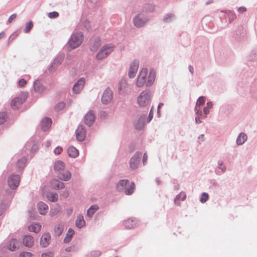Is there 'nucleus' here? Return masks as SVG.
<instances>
[{
  "label": "nucleus",
  "mask_w": 257,
  "mask_h": 257,
  "mask_svg": "<svg viewBox=\"0 0 257 257\" xmlns=\"http://www.w3.org/2000/svg\"><path fill=\"white\" fill-rule=\"evenodd\" d=\"M20 182V177L18 175H13L9 178L8 184L12 189H16L18 187Z\"/></svg>",
  "instance_id": "9"
},
{
  "label": "nucleus",
  "mask_w": 257,
  "mask_h": 257,
  "mask_svg": "<svg viewBox=\"0 0 257 257\" xmlns=\"http://www.w3.org/2000/svg\"><path fill=\"white\" fill-rule=\"evenodd\" d=\"M151 100V93L150 91L144 90L139 95L137 98L138 103L141 107L148 105Z\"/></svg>",
  "instance_id": "4"
},
{
  "label": "nucleus",
  "mask_w": 257,
  "mask_h": 257,
  "mask_svg": "<svg viewBox=\"0 0 257 257\" xmlns=\"http://www.w3.org/2000/svg\"><path fill=\"white\" fill-rule=\"evenodd\" d=\"M207 105L209 108H211L212 107V103L211 102H208L207 103Z\"/></svg>",
  "instance_id": "57"
},
{
  "label": "nucleus",
  "mask_w": 257,
  "mask_h": 257,
  "mask_svg": "<svg viewBox=\"0 0 257 257\" xmlns=\"http://www.w3.org/2000/svg\"><path fill=\"white\" fill-rule=\"evenodd\" d=\"M98 209H99L98 206L96 205H92V206H90L89 207V208L87 210V215L88 217H91L94 214V213L97 210H98Z\"/></svg>",
  "instance_id": "33"
},
{
  "label": "nucleus",
  "mask_w": 257,
  "mask_h": 257,
  "mask_svg": "<svg viewBox=\"0 0 257 257\" xmlns=\"http://www.w3.org/2000/svg\"><path fill=\"white\" fill-rule=\"evenodd\" d=\"M8 248L11 251H15L19 249V243L16 239H12L8 245Z\"/></svg>",
  "instance_id": "20"
},
{
  "label": "nucleus",
  "mask_w": 257,
  "mask_h": 257,
  "mask_svg": "<svg viewBox=\"0 0 257 257\" xmlns=\"http://www.w3.org/2000/svg\"><path fill=\"white\" fill-rule=\"evenodd\" d=\"M77 139L79 141H83L86 137V131L82 125H79L76 131Z\"/></svg>",
  "instance_id": "13"
},
{
  "label": "nucleus",
  "mask_w": 257,
  "mask_h": 257,
  "mask_svg": "<svg viewBox=\"0 0 257 257\" xmlns=\"http://www.w3.org/2000/svg\"><path fill=\"white\" fill-rule=\"evenodd\" d=\"M85 224V221L84 220L83 216L81 215H79L77 216V219L76 220V225L78 228H81L84 226Z\"/></svg>",
  "instance_id": "30"
},
{
  "label": "nucleus",
  "mask_w": 257,
  "mask_h": 257,
  "mask_svg": "<svg viewBox=\"0 0 257 257\" xmlns=\"http://www.w3.org/2000/svg\"><path fill=\"white\" fill-rule=\"evenodd\" d=\"M137 222V220L130 218L124 221V225L127 228H132L136 226Z\"/></svg>",
  "instance_id": "25"
},
{
  "label": "nucleus",
  "mask_w": 257,
  "mask_h": 257,
  "mask_svg": "<svg viewBox=\"0 0 257 257\" xmlns=\"http://www.w3.org/2000/svg\"><path fill=\"white\" fill-rule=\"evenodd\" d=\"M204 113L205 114V116H204V117H206V115L209 113V110L208 109V108L207 107H204Z\"/></svg>",
  "instance_id": "54"
},
{
  "label": "nucleus",
  "mask_w": 257,
  "mask_h": 257,
  "mask_svg": "<svg viewBox=\"0 0 257 257\" xmlns=\"http://www.w3.org/2000/svg\"><path fill=\"white\" fill-rule=\"evenodd\" d=\"M54 254L52 252H48L43 253L41 255V257H53Z\"/></svg>",
  "instance_id": "45"
},
{
  "label": "nucleus",
  "mask_w": 257,
  "mask_h": 257,
  "mask_svg": "<svg viewBox=\"0 0 257 257\" xmlns=\"http://www.w3.org/2000/svg\"><path fill=\"white\" fill-rule=\"evenodd\" d=\"M68 154L72 158H75L78 155V151L74 147H70L68 149Z\"/></svg>",
  "instance_id": "29"
},
{
  "label": "nucleus",
  "mask_w": 257,
  "mask_h": 257,
  "mask_svg": "<svg viewBox=\"0 0 257 257\" xmlns=\"http://www.w3.org/2000/svg\"><path fill=\"white\" fill-rule=\"evenodd\" d=\"M69 195V193L67 191H65L64 192L63 194V195L65 197H67Z\"/></svg>",
  "instance_id": "59"
},
{
  "label": "nucleus",
  "mask_w": 257,
  "mask_h": 257,
  "mask_svg": "<svg viewBox=\"0 0 257 257\" xmlns=\"http://www.w3.org/2000/svg\"><path fill=\"white\" fill-rule=\"evenodd\" d=\"M74 233H75L73 229L70 228L68 230V231L66 235V236L64 239V242H65V243L69 242L72 239V236L74 234Z\"/></svg>",
  "instance_id": "32"
},
{
  "label": "nucleus",
  "mask_w": 257,
  "mask_h": 257,
  "mask_svg": "<svg viewBox=\"0 0 257 257\" xmlns=\"http://www.w3.org/2000/svg\"><path fill=\"white\" fill-rule=\"evenodd\" d=\"M58 178L63 181H69L71 178V174L69 171H66L63 173H60L58 176Z\"/></svg>",
  "instance_id": "24"
},
{
  "label": "nucleus",
  "mask_w": 257,
  "mask_h": 257,
  "mask_svg": "<svg viewBox=\"0 0 257 257\" xmlns=\"http://www.w3.org/2000/svg\"><path fill=\"white\" fill-rule=\"evenodd\" d=\"M17 15L16 14H13L11 15L8 19V22L9 23H12L13 21H14L17 18Z\"/></svg>",
  "instance_id": "47"
},
{
  "label": "nucleus",
  "mask_w": 257,
  "mask_h": 257,
  "mask_svg": "<svg viewBox=\"0 0 257 257\" xmlns=\"http://www.w3.org/2000/svg\"><path fill=\"white\" fill-rule=\"evenodd\" d=\"M70 212H72V210L71 209H70Z\"/></svg>",
  "instance_id": "64"
},
{
  "label": "nucleus",
  "mask_w": 257,
  "mask_h": 257,
  "mask_svg": "<svg viewBox=\"0 0 257 257\" xmlns=\"http://www.w3.org/2000/svg\"><path fill=\"white\" fill-rule=\"evenodd\" d=\"M147 159H148V156H147V154H146V153H145V154H144V156H143V164H144V165L146 163V162H147Z\"/></svg>",
  "instance_id": "52"
},
{
  "label": "nucleus",
  "mask_w": 257,
  "mask_h": 257,
  "mask_svg": "<svg viewBox=\"0 0 257 257\" xmlns=\"http://www.w3.org/2000/svg\"><path fill=\"white\" fill-rule=\"evenodd\" d=\"M218 167L222 170V171L223 172L225 170V166L221 163H219V166Z\"/></svg>",
  "instance_id": "55"
},
{
  "label": "nucleus",
  "mask_w": 257,
  "mask_h": 257,
  "mask_svg": "<svg viewBox=\"0 0 257 257\" xmlns=\"http://www.w3.org/2000/svg\"><path fill=\"white\" fill-rule=\"evenodd\" d=\"M5 36V34L4 33H0V38H3Z\"/></svg>",
  "instance_id": "62"
},
{
  "label": "nucleus",
  "mask_w": 257,
  "mask_h": 257,
  "mask_svg": "<svg viewBox=\"0 0 257 257\" xmlns=\"http://www.w3.org/2000/svg\"><path fill=\"white\" fill-rule=\"evenodd\" d=\"M205 101V97L203 96H201L199 97V98L198 99L196 102V107L195 109L197 115H199V112H201V108L200 107V106L204 103Z\"/></svg>",
  "instance_id": "19"
},
{
  "label": "nucleus",
  "mask_w": 257,
  "mask_h": 257,
  "mask_svg": "<svg viewBox=\"0 0 257 257\" xmlns=\"http://www.w3.org/2000/svg\"><path fill=\"white\" fill-rule=\"evenodd\" d=\"M118 92L120 94H124L128 92V85L124 79H121L118 85Z\"/></svg>",
  "instance_id": "12"
},
{
  "label": "nucleus",
  "mask_w": 257,
  "mask_h": 257,
  "mask_svg": "<svg viewBox=\"0 0 257 257\" xmlns=\"http://www.w3.org/2000/svg\"><path fill=\"white\" fill-rule=\"evenodd\" d=\"M33 26V23L32 22H30L26 24V28L24 30V31L25 33H28L30 30L32 28Z\"/></svg>",
  "instance_id": "42"
},
{
  "label": "nucleus",
  "mask_w": 257,
  "mask_h": 257,
  "mask_svg": "<svg viewBox=\"0 0 257 257\" xmlns=\"http://www.w3.org/2000/svg\"><path fill=\"white\" fill-rule=\"evenodd\" d=\"M51 185L52 188L57 190L62 189L65 187L64 183L56 179H53L51 181Z\"/></svg>",
  "instance_id": "18"
},
{
  "label": "nucleus",
  "mask_w": 257,
  "mask_h": 257,
  "mask_svg": "<svg viewBox=\"0 0 257 257\" xmlns=\"http://www.w3.org/2000/svg\"><path fill=\"white\" fill-rule=\"evenodd\" d=\"M38 208L39 213L42 215H45L48 210V205L42 202L38 203Z\"/></svg>",
  "instance_id": "22"
},
{
  "label": "nucleus",
  "mask_w": 257,
  "mask_h": 257,
  "mask_svg": "<svg viewBox=\"0 0 257 257\" xmlns=\"http://www.w3.org/2000/svg\"><path fill=\"white\" fill-rule=\"evenodd\" d=\"M247 140V136L244 133H240L236 140V143L238 145H242Z\"/></svg>",
  "instance_id": "28"
},
{
  "label": "nucleus",
  "mask_w": 257,
  "mask_h": 257,
  "mask_svg": "<svg viewBox=\"0 0 257 257\" xmlns=\"http://www.w3.org/2000/svg\"><path fill=\"white\" fill-rule=\"evenodd\" d=\"M26 163V160L25 158H22L18 161L17 166L19 168H24Z\"/></svg>",
  "instance_id": "38"
},
{
  "label": "nucleus",
  "mask_w": 257,
  "mask_h": 257,
  "mask_svg": "<svg viewBox=\"0 0 257 257\" xmlns=\"http://www.w3.org/2000/svg\"><path fill=\"white\" fill-rule=\"evenodd\" d=\"M209 198V195L207 193H203L200 199V201L201 203H205Z\"/></svg>",
  "instance_id": "39"
},
{
  "label": "nucleus",
  "mask_w": 257,
  "mask_h": 257,
  "mask_svg": "<svg viewBox=\"0 0 257 257\" xmlns=\"http://www.w3.org/2000/svg\"><path fill=\"white\" fill-rule=\"evenodd\" d=\"M54 169L55 171L60 172L65 169V164L61 161H57L54 165Z\"/></svg>",
  "instance_id": "26"
},
{
  "label": "nucleus",
  "mask_w": 257,
  "mask_h": 257,
  "mask_svg": "<svg viewBox=\"0 0 257 257\" xmlns=\"http://www.w3.org/2000/svg\"><path fill=\"white\" fill-rule=\"evenodd\" d=\"M60 211V209H52L51 210V213L54 215L55 214H56L58 212H59Z\"/></svg>",
  "instance_id": "50"
},
{
  "label": "nucleus",
  "mask_w": 257,
  "mask_h": 257,
  "mask_svg": "<svg viewBox=\"0 0 257 257\" xmlns=\"http://www.w3.org/2000/svg\"><path fill=\"white\" fill-rule=\"evenodd\" d=\"M65 107V104L64 102H60L55 106V109L57 111L62 110Z\"/></svg>",
  "instance_id": "43"
},
{
  "label": "nucleus",
  "mask_w": 257,
  "mask_h": 257,
  "mask_svg": "<svg viewBox=\"0 0 257 257\" xmlns=\"http://www.w3.org/2000/svg\"><path fill=\"white\" fill-rule=\"evenodd\" d=\"M7 119V114L5 112L0 113V124L4 123Z\"/></svg>",
  "instance_id": "41"
},
{
  "label": "nucleus",
  "mask_w": 257,
  "mask_h": 257,
  "mask_svg": "<svg viewBox=\"0 0 257 257\" xmlns=\"http://www.w3.org/2000/svg\"><path fill=\"white\" fill-rule=\"evenodd\" d=\"M26 84L27 81L24 79H21L19 81V85L20 87H24Z\"/></svg>",
  "instance_id": "46"
},
{
  "label": "nucleus",
  "mask_w": 257,
  "mask_h": 257,
  "mask_svg": "<svg viewBox=\"0 0 257 257\" xmlns=\"http://www.w3.org/2000/svg\"><path fill=\"white\" fill-rule=\"evenodd\" d=\"M25 101V99L22 97H15L11 101V107L14 109H18Z\"/></svg>",
  "instance_id": "15"
},
{
  "label": "nucleus",
  "mask_w": 257,
  "mask_h": 257,
  "mask_svg": "<svg viewBox=\"0 0 257 257\" xmlns=\"http://www.w3.org/2000/svg\"><path fill=\"white\" fill-rule=\"evenodd\" d=\"M20 257H33L34 255L30 252L23 251L20 253Z\"/></svg>",
  "instance_id": "40"
},
{
  "label": "nucleus",
  "mask_w": 257,
  "mask_h": 257,
  "mask_svg": "<svg viewBox=\"0 0 257 257\" xmlns=\"http://www.w3.org/2000/svg\"><path fill=\"white\" fill-rule=\"evenodd\" d=\"M113 48L114 46L111 44L103 46L96 55V59L98 60L105 59L113 51Z\"/></svg>",
  "instance_id": "5"
},
{
  "label": "nucleus",
  "mask_w": 257,
  "mask_h": 257,
  "mask_svg": "<svg viewBox=\"0 0 257 257\" xmlns=\"http://www.w3.org/2000/svg\"><path fill=\"white\" fill-rule=\"evenodd\" d=\"M51 240V235L48 233H44L40 239V245L42 247L48 246Z\"/></svg>",
  "instance_id": "14"
},
{
  "label": "nucleus",
  "mask_w": 257,
  "mask_h": 257,
  "mask_svg": "<svg viewBox=\"0 0 257 257\" xmlns=\"http://www.w3.org/2000/svg\"><path fill=\"white\" fill-rule=\"evenodd\" d=\"M148 75V70L147 68H143L139 74L136 82V85L138 87H142L144 85L147 86H150L152 85L155 79L156 73L153 70H151L150 72L147 81V77Z\"/></svg>",
  "instance_id": "1"
},
{
  "label": "nucleus",
  "mask_w": 257,
  "mask_h": 257,
  "mask_svg": "<svg viewBox=\"0 0 257 257\" xmlns=\"http://www.w3.org/2000/svg\"><path fill=\"white\" fill-rule=\"evenodd\" d=\"M112 98V91L110 89L107 88L102 94L101 101L103 104H108L111 101Z\"/></svg>",
  "instance_id": "7"
},
{
  "label": "nucleus",
  "mask_w": 257,
  "mask_h": 257,
  "mask_svg": "<svg viewBox=\"0 0 257 257\" xmlns=\"http://www.w3.org/2000/svg\"><path fill=\"white\" fill-rule=\"evenodd\" d=\"M52 120L50 118H45L41 121V127L44 131H46L51 126Z\"/></svg>",
  "instance_id": "21"
},
{
  "label": "nucleus",
  "mask_w": 257,
  "mask_h": 257,
  "mask_svg": "<svg viewBox=\"0 0 257 257\" xmlns=\"http://www.w3.org/2000/svg\"><path fill=\"white\" fill-rule=\"evenodd\" d=\"M85 83V79L80 78L77 82L75 83L73 87V91L74 93L78 94L82 90Z\"/></svg>",
  "instance_id": "10"
},
{
  "label": "nucleus",
  "mask_w": 257,
  "mask_h": 257,
  "mask_svg": "<svg viewBox=\"0 0 257 257\" xmlns=\"http://www.w3.org/2000/svg\"><path fill=\"white\" fill-rule=\"evenodd\" d=\"M139 65V61L137 60H134L131 63L128 72L130 78H133L135 77L138 70Z\"/></svg>",
  "instance_id": "6"
},
{
  "label": "nucleus",
  "mask_w": 257,
  "mask_h": 257,
  "mask_svg": "<svg viewBox=\"0 0 257 257\" xmlns=\"http://www.w3.org/2000/svg\"><path fill=\"white\" fill-rule=\"evenodd\" d=\"M63 228L62 224H58L56 225L54 228L55 233L58 236L60 235L63 232Z\"/></svg>",
  "instance_id": "37"
},
{
  "label": "nucleus",
  "mask_w": 257,
  "mask_h": 257,
  "mask_svg": "<svg viewBox=\"0 0 257 257\" xmlns=\"http://www.w3.org/2000/svg\"><path fill=\"white\" fill-rule=\"evenodd\" d=\"M246 11V9L244 7H240L238 9V12L239 13H242Z\"/></svg>",
  "instance_id": "51"
},
{
  "label": "nucleus",
  "mask_w": 257,
  "mask_h": 257,
  "mask_svg": "<svg viewBox=\"0 0 257 257\" xmlns=\"http://www.w3.org/2000/svg\"><path fill=\"white\" fill-rule=\"evenodd\" d=\"M62 152V148L61 147H57L54 150V153L56 154L59 155V154H61Z\"/></svg>",
  "instance_id": "48"
},
{
  "label": "nucleus",
  "mask_w": 257,
  "mask_h": 257,
  "mask_svg": "<svg viewBox=\"0 0 257 257\" xmlns=\"http://www.w3.org/2000/svg\"><path fill=\"white\" fill-rule=\"evenodd\" d=\"M142 156L141 153H136L130 160V167L132 169H136L138 168L140 162V158Z\"/></svg>",
  "instance_id": "8"
},
{
  "label": "nucleus",
  "mask_w": 257,
  "mask_h": 257,
  "mask_svg": "<svg viewBox=\"0 0 257 257\" xmlns=\"http://www.w3.org/2000/svg\"><path fill=\"white\" fill-rule=\"evenodd\" d=\"M203 137H204V135H202L200 137H199V139H200V138H201V139H202L203 138Z\"/></svg>",
  "instance_id": "63"
},
{
  "label": "nucleus",
  "mask_w": 257,
  "mask_h": 257,
  "mask_svg": "<svg viewBox=\"0 0 257 257\" xmlns=\"http://www.w3.org/2000/svg\"><path fill=\"white\" fill-rule=\"evenodd\" d=\"M28 229L31 232L38 233L41 229V225L38 223L33 224L29 226Z\"/></svg>",
  "instance_id": "27"
},
{
  "label": "nucleus",
  "mask_w": 257,
  "mask_h": 257,
  "mask_svg": "<svg viewBox=\"0 0 257 257\" xmlns=\"http://www.w3.org/2000/svg\"><path fill=\"white\" fill-rule=\"evenodd\" d=\"M200 118L199 117V116H197L195 117V121L196 123H199L201 122V120H200Z\"/></svg>",
  "instance_id": "56"
},
{
  "label": "nucleus",
  "mask_w": 257,
  "mask_h": 257,
  "mask_svg": "<svg viewBox=\"0 0 257 257\" xmlns=\"http://www.w3.org/2000/svg\"><path fill=\"white\" fill-rule=\"evenodd\" d=\"M135 183L133 182H130L127 179L120 180L116 186V190L118 192H123L126 195L133 194L135 190Z\"/></svg>",
  "instance_id": "2"
},
{
  "label": "nucleus",
  "mask_w": 257,
  "mask_h": 257,
  "mask_svg": "<svg viewBox=\"0 0 257 257\" xmlns=\"http://www.w3.org/2000/svg\"><path fill=\"white\" fill-rule=\"evenodd\" d=\"M23 243L26 247H31L34 244V240L32 236L26 235L23 237Z\"/></svg>",
  "instance_id": "17"
},
{
  "label": "nucleus",
  "mask_w": 257,
  "mask_h": 257,
  "mask_svg": "<svg viewBox=\"0 0 257 257\" xmlns=\"http://www.w3.org/2000/svg\"><path fill=\"white\" fill-rule=\"evenodd\" d=\"M100 45V42L99 39H97L96 41L91 40L90 43V49L92 51H96Z\"/></svg>",
  "instance_id": "35"
},
{
  "label": "nucleus",
  "mask_w": 257,
  "mask_h": 257,
  "mask_svg": "<svg viewBox=\"0 0 257 257\" xmlns=\"http://www.w3.org/2000/svg\"><path fill=\"white\" fill-rule=\"evenodd\" d=\"M59 16V13L57 12H53L48 14V17L50 19L57 18Z\"/></svg>",
  "instance_id": "44"
},
{
  "label": "nucleus",
  "mask_w": 257,
  "mask_h": 257,
  "mask_svg": "<svg viewBox=\"0 0 257 257\" xmlns=\"http://www.w3.org/2000/svg\"><path fill=\"white\" fill-rule=\"evenodd\" d=\"M95 114L93 111H89L84 116V122L85 123L90 126H91L95 120Z\"/></svg>",
  "instance_id": "11"
},
{
  "label": "nucleus",
  "mask_w": 257,
  "mask_h": 257,
  "mask_svg": "<svg viewBox=\"0 0 257 257\" xmlns=\"http://www.w3.org/2000/svg\"><path fill=\"white\" fill-rule=\"evenodd\" d=\"M189 71H190V72H191L192 74H193V70H194V69H193V67H192V66H189Z\"/></svg>",
  "instance_id": "60"
},
{
  "label": "nucleus",
  "mask_w": 257,
  "mask_h": 257,
  "mask_svg": "<svg viewBox=\"0 0 257 257\" xmlns=\"http://www.w3.org/2000/svg\"><path fill=\"white\" fill-rule=\"evenodd\" d=\"M147 20L145 19L141 15H138L134 19V24L135 26L137 27H141L143 26L147 22Z\"/></svg>",
  "instance_id": "16"
},
{
  "label": "nucleus",
  "mask_w": 257,
  "mask_h": 257,
  "mask_svg": "<svg viewBox=\"0 0 257 257\" xmlns=\"http://www.w3.org/2000/svg\"><path fill=\"white\" fill-rule=\"evenodd\" d=\"M153 117V108H152V109H151L150 112L149 113V114L148 122H150L152 120Z\"/></svg>",
  "instance_id": "49"
},
{
  "label": "nucleus",
  "mask_w": 257,
  "mask_h": 257,
  "mask_svg": "<svg viewBox=\"0 0 257 257\" xmlns=\"http://www.w3.org/2000/svg\"><path fill=\"white\" fill-rule=\"evenodd\" d=\"M83 41V35L82 33L81 32L76 33L71 35L68 45L72 49H74L80 46Z\"/></svg>",
  "instance_id": "3"
},
{
  "label": "nucleus",
  "mask_w": 257,
  "mask_h": 257,
  "mask_svg": "<svg viewBox=\"0 0 257 257\" xmlns=\"http://www.w3.org/2000/svg\"><path fill=\"white\" fill-rule=\"evenodd\" d=\"M172 16H173V15H168V16H167L165 18V19H164V20H165V21L166 22H168V17H170V18H171V17H172Z\"/></svg>",
  "instance_id": "61"
},
{
  "label": "nucleus",
  "mask_w": 257,
  "mask_h": 257,
  "mask_svg": "<svg viewBox=\"0 0 257 257\" xmlns=\"http://www.w3.org/2000/svg\"><path fill=\"white\" fill-rule=\"evenodd\" d=\"M6 209V207L4 205H1L0 206V215L2 214L4 210Z\"/></svg>",
  "instance_id": "53"
},
{
  "label": "nucleus",
  "mask_w": 257,
  "mask_h": 257,
  "mask_svg": "<svg viewBox=\"0 0 257 257\" xmlns=\"http://www.w3.org/2000/svg\"><path fill=\"white\" fill-rule=\"evenodd\" d=\"M34 87L35 90L39 93L42 92L45 90L44 87L39 81H36L34 83Z\"/></svg>",
  "instance_id": "31"
},
{
  "label": "nucleus",
  "mask_w": 257,
  "mask_h": 257,
  "mask_svg": "<svg viewBox=\"0 0 257 257\" xmlns=\"http://www.w3.org/2000/svg\"><path fill=\"white\" fill-rule=\"evenodd\" d=\"M47 197L51 202H56L58 198V195L53 192L48 193L47 195Z\"/></svg>",
  "instance_id": "36"
},
{
  "label": "nucleus",
  "mask_w": 257,
  "mask_h": 257,
  "mask_svg": "<svg viewBox=\"0 0 257 257\" xmlns=\"http://www.w3.org/2000/svg\"><path fill=\"white\" fill-rule=\"evenodd\" d=\"M163 103H160L159 105H158V113H159V112H160V109L161 108V107L163 105Z\"/></svg>",
  "instance_id": "58"
},
{
  "label": "nucleus",
  "mask_w": 257,
  "mask_h": 257,
  "mask_svg": "<svg viewBox=\"0 0 257 257\" xmlns=\"http://www.w3.org/2000/svg\"><path fill=\"white\" fill-rule=\"evenodd\" d=\"M146 116H141L138 119V121L136 123V128L138 130H141L145 125V121L146 119Z\"/></svg>",
  "instance_id": "23"
},
{
  "label": "nucleus",
  "mask_w": 257,
  "mask_h": 257,
  "mask_svg": "<svg viewBox=\"0 0 257 257\" xmlns=\"http://www.w3.org/2000/svg\"><path fill=\"white\" fill-rule=\"evenodd\" d=\"M186 198V193L184 192H180L175 198V203L176 204L179 205L180 202H179V200L181 201H184Z\"/></svg>",
  "instance_id": "34"
}]
</instances>
